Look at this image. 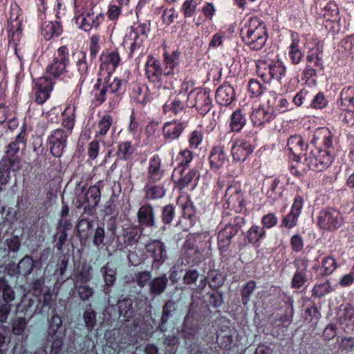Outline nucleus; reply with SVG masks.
<instances>
[{"mask_svg":"<svg viewBox=\"0 0 354 354\" xmlns=\"http://www.w3.org/2000/svg\"><path fill=\"white\" fill-rule=\"evenodd\" d=\"M243 42L254 50L261 49L268 39L266 26L258 18H252L241 29Z\"/></svg>","mask_w":354,"mask_h":354,"instance_id":"obj_1","label":"nucleus"},{"mask_svg":"<svg viewBox=\"0 0 354 354\" xmlns=\"http://www.w3.org/2000/svg\"><path fill=\"white\" fill-rule=\"evenodd\" d=\"M333 156L328 150L319 149L313 146L306 145L303 161L305 165L304 171L312 169L322 171L326 169L333 162Z\"/></svg>","mask_w":354,"mask_h":354,"instance_id":"obj_2","label":"nucleus"},{"mask_svg":"<svg viewBox=\"0 0 354 354\" xmlns=\"http://www.w3.org/2000/svg\"><path fill=\"white\" fill-rule=\"evenodd\" d=\"M69 53L66 46L59 47L54 54L53 62L48 64L46 70V76L49 82L51 78L58 79L62 77L68 73L67 66L69 64Z\"/></svg>","mask_w":354,"mask_h":354,"instance_id":"obj_3","label":"nucleus"},{"mask_svg":"<svg viewBox=\"0 0 354 354\" xmlns=\"http://www.w3.org/2000/svg\"><path fill=\"white\" fill-rule=\"evenodd\" d=\"M187 84L182 85L180 95L186 97V106L196 107L201 115H205L211 109V100L209 93L204 90L193 89L187 94Z\"/></svg>","mask_w":354,"mask_h":354,"instance_id":"obj_4","label":"nucleus"},{"mask_svg":"<svg viewBox=\"0 0 354 354\" xmlns=\"http://www.w3.org/2000/svg\"><path fill=\"white\" fill-rule=\"evenodd\" d=\"M26 145V132L21 131L6 147V154L0 161L6 168H12L13 171H17L21 168L20 158L17 156L19 149Z\"/></svg>","mask_w":354,"mask_h":354,"instance_id":"obj_5","label":"nucleus"},{"mask_svg":"<svg viewBox=\"0 0 354 354\" xmlns=\"http://www.w3.org/2000/svg\"><path fill=\"white\" fill-rule=\"evenodd\" d=\"M84 188H76V192H80L77 197V207L83 208L84 212L93 210L100 201L101 193L98 186L90 187L84 194Z\"/></svg>","mask_w":354,"mask_h":354,"instance_id":"obj_6","label":"nucleus"},{"mask_svg":"<svg viewBox=\"0 0 354 354\" xmlns=\"http://www.w3.org/2000/svg\"><path fill=\"white\" fill-rule=\"evenodd\" d=\"M145 248L153 259L151 268L158 270L168 258L165 244L160 240H151L146 245Z\"/></svg>","mask_w":354,"mask_h":354,"instance_id":"obj_7","label":"nucleus"},{"mask_svg":"<svg viewBox=\"0 0 354 354\" xmlns=\"http://www.w3.org/2000/svg\"><path fill=\"white\" fill-rule=\"evenodd\" d=\"M68 131H64V129H57L52 131L48 139L50 153L55 157L62 156L66 146Z\"/></svg>","mask_w":354,"mask_h":354,"instance_id":"obj_8","label":"nucleus"},{"mask_svg":"<svg viewBox=\"0 0 354 354\" xmlns=\"http://www.w3.org/2000/svg\"><path fill=\"white\" fill-rule=\"evenodd\" d=\"M342 223L340 213L335 209H326L320 212L318 216L319 226L326 230L339 228Z\"/></svg>","mask_w":354,"mask_h":354,"instance_id":"obj_9","label":"nucleus"},{"mask_svg":"<svg viewBox=\"0 0 354 354\" xmlns=\"http://www.w3.org/2000/svg\"><path fill=\"white\" fill-rule=\"evenodd\" d=\"M293 263L296 271L292 277L291 285L292 288L299 289L308 281L309 260L306 257H299L295 259Z\"/></svg>","mask_w":354,"mask_h":354,"instance_id":"obj_10","label":"nucleus"},{"mask_svg":"<svg viewBox=\"0 0 354 354\" xmlns=\"http://www.w3.org/2000/svg\"><path fill=\"white\" fill-rule=\"evenodd\" d=\"M198 327L194 324V315L189 310L185 315L180 330L181 337L188 347H192L196 340Z\"/></svg>","mask_w":354,"mask_h":354,"instance_id":"obj_11","label":"nucleus"},{"mask_svg":"<svg viewBox=\"0 0 354 354\" xmlns=\"http://www.w3.org/2000/svg\"><path fill=\"white\" fill-rule=\"evenodd\" d=\"M53 82H49L47 77H40L35 84L34 88L35 101L42 104L48 99L50 93L53 89Z\"/></svg>","mask_w":354,"mask_h":354,"instance_id":"obj_12","label":"nucleus"},{"mask_svg":"<svg viewBox=\"0 0 354 354\" xmlns=\"http://www.w3.org/2000/svg\"><path fill=\"white\" fill-rule=\"evenodd\" d=\"M239 230L237 225H226L218 234V245L221 252H226L231 243L232 238L236 235Z\"/></svg>","mask_w":354,"mask_h":354,"instance_id":"obj_13","label":"nucleus"},{"mask_svg":"<svg viewBox=\"0 0 354 354\" xmlns=\"http://www.w3.org/2000/svg\"><path fill=\"white\" fill-rule=\"evenodd\" d=\"M137 216L139 225L142 227H151L156 225L153 208L149 204L141 206L138 212Z\"/></svg>","mask_w":354,"mask_h":354,"instance_id":"obj_14","label":"nucleus"},{"mask_svg":"<svg viewBox=\"0 0 354 354\" xmlns=\"http://www.w3.org/2000/svg\"><path fill=\"white\" fill-rule=\"evenodd\" d=\"M288 149L293 156V159L297 162H301L306 147L300 136H292L288 140Z\"/></svg>","mask_w":354,"mask_h":354,"instance_id":"obj_15","label":"nucleus"},{"mask_svg":"<svg viewBox=\"0 0 354 354\" xmlns=\"http://www.w3.org/2000/svg\"><path fill=\"white\" fill-rule=\"evenodd\" d=\"M215 97L219 104L229 105L235 99L234 90L231 85L224 84L217 88Z\"/></svg>","mask_w":354,"mask_h":354,"instance_id":"obj_16","label":"nucleus"},{"mask_svg":"<svg viewBox=\"0 0 354 354\" xmlns=\"http://www.w3.org/2000/svg\"><path fill=\"white\" fill-rule=\"evenodd\" d=\"M168 283L169 279L165 274L152 278L149 283V295L153 297L161 295L167 290Z\"/></svg>","mask_w":354,"mask_h":354,"instance_id":"obj_17","label":"nucleus"},{"mask_svg":"<svg viewBox=\"0 0 354 354\" xmlns=\"http://www.w3.org/2000/svg\"><path fill=\"white\" fill-rule=\"evenodd\" d=\"M161 160L158 155L153 156L149 160L147 176L150 183L160 181L163 176V171L160 169Z\"/></svg>","mask_w":354,"mask_h":354,"instance_id":"obj_18","label":"nucleus"},{"mask_svg":"<svg viewBox=\"0 0 354 354\" xmlns=\"http://www.w3.org/2000/svg\"><path fill=\"white\" fill-rule=\"evenodd\" d=\"M149 31V24L147 23L140 24L137 28V31H136L133 27H131V30L129 35L124 38L123 44L127 43L128 39L133 40L131 44V53H132L137 48H139L142 44V41L139 40L138 32L146 35Z\"/></svg>","mask_w":354,"mask_h":354,"instance_id":"obj_19","label":"nucleus"},{"mask_svg":"<svg viewBox=\"0 0 354 354\" xmlns=\"http://www.w3.org/2000/svg\"><path fill=\"white\" fill-rule=\"evenodd\" d=\"M209 158L212 167L214 169L223 167L227 162L224 146L218 145L212 148Z\"/></svg>","mask_w":354,"mask_h":354,"instance_id":"obj_20","label":"nucleus"},{"mask_svg":"<svg viewBox=\"0 0 354 354\" xmlns=\"http://www.w3.org/2000/svg\"><path fill=\"white\" fill-rule=\"evenodd\" d=\"M177 302L173 299L167 300L162 306L159 329L162 332L167 330L166 324L170 317L177 312Z\"/></svg>","mask_w":354,"mask_h":354,"instance_id":"obj_21","label":"nucleus"},{"mask_svg":"<svg viewBox=\"0 0 354 354\" xmlns=\"http://www.w3.org/2000/svg\"><path fill=\"white\" fill-rule=\"evenodd\" d=\"M145 72L150 81H160L162 75L160 62L153 57L149 58L145 65Z\"/></svg>","mask_w":354,"mask_h":354,"instance_id":"obj_22","label":"nucleus"},{"mask_svg":"<svg viewBox=\"0 0 354 354\" xmlns=\"http://www.w3.org/2000/svg\"><path fill=\"white\" fill-rule=\"evenodd\" d=\"M41 32L45 39L49 40L53 36H59L62 32V28L58 21H45L41 24Z\"/></svg>","mask_w":354,"mask_h":354,"instance_id":"obj_23","label":"nucleus"},{"mask_svg":"<svg viewBox=\"0 0 354 354\" xmlns=\"http://www.w3.org/2000/svg\"><path fill=\"white\" fill-rule=\"evenodd\" d=\"M100 272L105 283V290H108L116 281L117 268L112 262H107L100 269Z\"/></svg>","mask_w":354,"mask_h":354,"instance_id":"obj_24","label":"nucleus"},{"mask_svg":"<svg viewBox=\"0 0 354 354\" xmlns=\"http://www.w3.org/2000/svg\"><path fill=\"white\" fill-rule=\"evenodd\" d=\"M231 151L234 160L243 161L252 152V148L248 142L234 143Z\"/></svg>","mask_w":354,"mask_h":354,"instance_id":"obj_25","label":"nucleus"},{"mask_svg":"<svg viewBox=\"0 0 354 354\" xmlns=\"http://www.w3.org/2000/svg\"><path fill=\"white\" fill-rule=\"evenodd\" d=\"M185 127L184 122H167L163 127V133L167 139L174 140L178 138Z\"/></svg>","mask_w":354,"mask_h":354,"instance_id":"obj_26","label":"nucleus"},{"mask_svg":"<svg viewBox=\"0 0 354 354\" xmlns=\"http://www.w3.org/2000/svg\"><path fill=\"white\" fill-rule=\"evenodd\" d=\"M133 300L131 298L125 297L118 301V308L120 316L123 317L127 321L136 316V310L133 308Z\"/></svg>","mask_w":354,"mask_h":354,"instance_id":"obj_27","label":"nucleus"},{"mask_svg":"<svg viewBox=\"0 0 354 354\" xmlns=\"http://www.w3.org/2000/svg\"><path fill=\"white\" fill-rule=\"evenodd\" d=\"M121 85L122 81L120 79L113 77L110 75H108L103 82H101V86L106 88L107 90L106 93L110 98H114L115 96H118L116 93L119 91Z\"/></svg>","mask_w":354,"mask_h":354,"instance_id":"obj_28","label":"nucleus"},{"mask_svg":"<svg viewBox=\"0 0 354 354\" xmlns=\"http://www.w3.org/2000/svg\"><path fill=\"white\" fill-rule=\"evenodd\" d=\"M177 172L180 174V178L178 181L177 186L180 189L188 186L194 180L196 181L199 178V174L195 169H179Z\"/></svg>","mask_w":354,"mask_h":354,"instance_id":"obj_29","label":"nucleus"},{"mask_svg":"<svg viewBox=\"0 0 354 354\" xmlns=\"http://www.w3.org/2000/svg\"><path fill=\"white\" fill-rule=\"evenodd\" d=\"M92 226V221L88 219L82 218L79 221L77 225V236L82 244L84 243L91 236Z\"/></svg>","mask_w":354,"mask_h":354,"instance_id":"obj_30","label":"nucleus"},{"mask_svg":"<svg viewBox=\"0 0 354 354\" xmlns=\"http://www.w3.org/2000/svg\"><path fill=\"white\" fill-rule=\"evenodd\" d=\"M36 261H34L30 255H25L17 263V271L19 274L26 277L29 276L35 268Z\"/></svg>","mask_w":354,"mask_h":354,"instance_id":"obj_31","label":"nucleus"},{"mask_svg":"<svg viewBox=\"0 0 354 354\" xmlns=\"http://www.w3.org/2000/svg\"><path fill=\"white\" fill-rule=\"evenodd\" d=\"M145 196L149 200H154L162 198L165 194L163 184L156 185L149 181L145 186Z\"/></svg>","mask_w":354,"mask_h":354,"instance_id":"obj_32","label":"nucleus"},{"mask_svg":"<svg viewBox=\"0 0 354 354\" xmlns=\"http://www.w3.org/2000/svg\"><path fill=\"white\" fill-rule=\"evenodd\" d=\"M322 48L318 45L312 48L307 55V64L313 65L315 69L322 70Z\"/></svg>","mask_w":354,"mask_h":354,"instance_id":"obj_33","label":"nucleus"},{"mask_svg":"<svg viewBox=\"0 0 354 354\" xmlns=\"http://www.w3.org/2000/svg\"><path fill=\"white\" fill-rule=\"evenodd\" d=\"M21 21H8V35L10 41H12L15 45L21 37Z\"/></svg>","mask_w":354,"mask_h":354,"instance_id":"obj_34","label":"nucleus"},{"mask_svg":"<svg viewBox=\"0 0 354 354\" xmlns=\"http://www.w3.org/2000/svg\"><path fill=\"white\" fill-rule=\"evenodd\" d=\"M266 236V231L263 227L252 225L247 232L246 239L248 243L259 246V242Z\"/></svg>","mask_w":354,"mask_h":354,"instance_id":"obj_35","label":"nucleus"},{"mask_svg":"<svg viewBox=\"0 0 354 354\" xmlns=\"http://www.w3.org/2000/svg\"><path fill=\"white\" fill-rule=\"evenodd\" d=\"M181 92H184V90H181L180 93L178 94V98L175 99L171 104H165L163 106L164 111L165 113L169 111H171L175 115H177L179 113H181L186 105V101L183 100L186 99V97L183 95H180Z\"/></svg>","mask_w":354,"mask_h":354,"instance_id":"obj_36","label":"nucleus"},{"mask_svg":"<svg viewBox=\"0 0 354 354\" xmlns=\"http://www.w3.org/2000/svg\"><path fill=\"white\" fill-rule=\"evenodd\" d=\"M246 119L241 110L235 111L230 118V128L232 131H240L245 124Z\"/></svg>","mask_w":354,"mask_h":354,"instance_id":"obj_37","label":"nucleus"},{"mask_svg":"<svg viewBox=\"0 0 354 354\" xmlns=\"http://www.w3.org/2000/svg\"><path fill=\"white\" fill-rule=\"evenodd\" d=\"M272 115L263 108H258L254 110L251 114V120L256 126H260L268 122Z\"/></svg>","mask_w":354,"mask_h":354,"instance_id":"obj_38","label":"nucleus"},{"mask_svg":"<svg viewBox=\"0 0 354 354\" xmlns=\"http://www.w3.org/2000/svg\"><path fill=\"white\" fill-rule=\"evenodd\" d=\"M340 325H345L346 326H354V308L345 307L340 311L338 319Z\"/></svg>","mask_w":354,"mask_h":354,"instance_id":"obj_39","label":"nucleus"},{"mask_svg":"<svg viewBox=\"0 0 354 354\" xmlns=\"http://www.w3.org/2000/svg\"><path fill=\"white\" fill-rule=\"evenodd\" d=\"M203 240L205 242V245L207 247L210 245V239L209 234L207 233H198L191 234L188 236V239L185 244V247L188 250L195 249V243L194 241H198Z\"/></svg>","mask_w":354,"mask_h":354,"instance_id":"obj_40","label":"nucleus"},{"mask_svg":"<svg viewBox=\"0 0 354 354\" xmlns=\"http://www.w3.org/2000/svg\"><path fill=\"white\" fill-rule=\"evenodd\" d=\"M321 15L328 21H336L338 19L339 10L333 1L328 2L322 9Z\"/></svg>","mask_w":354,"mask_h":354,"instance_id":"obj_41","label":"nucleus"},{"mask_svg":"<svg viewBox=\"0 0 354 354\" xmlns=\"http://www.w3.org/2000/svg\"><path fill=\"white\" fill-rule=\"evenodd\" d=\"M340 102L343 109H346V107L348 106L354 108V87H348L342 91Z\"/></svg>","mask_w":354,"mask_h":354,"instance_id":"obj_42","label":"nucleus"},{"mask_svg":"<svg viewBox=\"0 0 354 354\" xmlns=\"http://www.w3.org/2000/svg\"><path fill=\"white\" fill-rule=\"evenodd\" d=\"M122 236L125 245H133L138 242L140 234L136 228H127Z\"/></svg>","mask_w":354,"mask_h":354,"instance_id":"obj_43","label":"nucleus"},{"mask_svg":"<svg viewBox=\"0 0 354 354\" xmlns=\"http://www.w3.org/2000/svg\"><path fill=\"white\" fill-rule=\"evenodd\" d=\"M101 78L97 80V82L93 86V91L95 99L99 104H102L108 97H110L106 93L107 90L106 88L101 86Z\"/></svg>","mask_w":354,"mask_h":354,"instance_id":"obj_44","label":"nucleus"},{"mask_svg":"<svg viewBox=\"0 0 354 354\" xmlns=\"http://www.w3.org/2000/svg\"><path fill=\"white\" fill-rule=\"evenodd\" d=\"M83 319L88 330L89 332L92 331L96 324V313L92 309L91 304L88 305V308L84 312Z\"/></svg>","mask_w":354,"mask_h":354,"instance_id":"obj_45","label":"nucleus"},{"mask_svg":"<svg viewBox=\"0 0 354 354\" xmlns=\"http://www.w3.org/2000/svg\"><path fill=\"white\" fill-rule=\"evenodd\" d=\"M75 22L80 28L85 31H88L92 28L91 24L93 22V12H88L86 15H81L75 17Z\"/></svg>","mask_w":354,"mask_h":354,"instance_id":"obj_46","label":"nucleus"},{"mask_svg":"<svg viewBox=\"0 0 354 354\" xmlns=\"http://www.w3.org/2000/svg\"><path fill=\"white\" fill-rule=\"evenodd\" d=\"M208 278L209 279L208 285L212 289H217L223 286L225 281L224 276L216 270L209 272Z\"/></svg>","mask_w":354,"mask_h":354,"instance_id":"obj_47","label":"nucleus"},{"mask_svg":"<svg viewBox=\"0 0 354 354\" xmlns=\"http://www.w3.org/2000/svg\"><path fill=\"white\" fill-rule=\"evenodd\" d=\"M270 64L264 61H259L257 64V73L264 82L271 81Z\"/></svg>","mask_w":354,"mask_h":354,"instance_id":"obj_48","label":"nucleus"},{"mask_svg":"<svg viewBox=\"0 0 354 354\" xmlns=\"http://www.w3.org/2000/svg\"><path fill=\"white\" fill-rule=\"evenodd\" d=\"M256 288V282L253 280L249 281L241 290V300L243 305H247L250 301V297Z\"/></svg>","mask_w":354,"mask_h":354,"instance_id":"obj_49","label":"nucleus"},{"mask_svg":"<svg viewBox=\"0 0 354 354\" xmlns=\"http://www.w3.org/2000/svg\"><path fill=\"white\" fill-rule=\"evenodd\" d=\"M152 279L151 273L150 271L144 270L138 272L135 274L133 280L140 288H144L147 284L149 285L150 281Z\"/></svg>","mask_w":354,"mask_h":354,"instance_id":"obj_50","label":"nucleus"},{"mask_svg":"<svg viewBox=\"0 0 354 354\" xmlns=\"http://www.w3.org/2000/svg\"><path fill=\"white\" fill-rule=\"evenodd\" d=\"M92 267L88 265H83L77 272V278L78 281L83 284L89 282L92 279Z\"/></svg>","mask_w":354,"mask_h":354,"instance_id":"obj_51","label":"nucleus"},{"mask_svg":"<svg viewBox=\"0 0 354 354\" xmlns=\"http://www.w3.org/2000/svg\"><path fill=\"white\" fill-rule=\"evenodd\" d=\"M75 288L77 289V294L80 299L83 301L89 300L93 296L95 292L93 288L86 285V283L75 286Z\"/></svg>","mask_w":354,"mask_h":354,"instance_id":"obj_52","label":"nucleus"},{"mask_svg":"<svg viewBox=\"0 0 354 354\" xmlns=\"http://www.w3.org/2000/svg\"><path fill=\"white\" fill-rule=\"evenodd\" d=\"M271 80L277 79L280 82L286 73V68L281 62L270 64Z\"/></svg>","mask_w":354,"mask_h":354,"instance_id":"obj_53","label":"nucleus"},{"mask_svg":"<svg viewBox=\"0 0 354 354\" xmlns=\"http://www.w3.org/2000/svg\"><path fill=\"white\" fill-rule=\"evenodd\" d=\"M322 268L324 270L323 274L329 275L332 274L337 268V262L333 257H325L322 261Z\"/></svg>","mask_w":354,"mask_h":354,"instance_id":"obj_54","label":"nucleus"},{"mask_svg":"<svg viewBox=\"0 0 354 354\" xmlns=\"http://www.w3.org/2000/svg\"><path fill=\"white\" fill-rule=\"evenodd\" d=\"M197 2L195 0H186L182 5L181 11L185 18L194 15L197 8Z\"/></svg>","mask_w":354,"mask_h":354,"instance_id":"obj_55","label":"nucleus"},{"mask_svg":"<svg viewBox=\"0 0 354 354\" xmlns=\"http://www.w3.org/2000/svg\"><path fill=\"white\" fill-rule=\"evenodd\" d=\"M180 156L181 157L180 162L179 163L178 167L176 168L174 171H178L179 169H187L189 167V164L193 159L192 152L189 150H183L180 151Z\"/></svg>","mask_w":354,"mask_h":354,"instance_id":"obj_56","label":"nucleus"},{"mask_svg":"<svg viewBox=\"0 0 354 354\" xmlns=\"http://www.w3.org/2000/svg\"><path fill=\"white\" fill-rule=\"evenodd\" d=\"M27 326V321L24 317H17L12 324V333L16 335H22Z\"/></svg>","mask_w":354,"mask_h":354,"instance_id":"obj_57","label":"nucleus"},{"mask_svg":"<svg viewBox=\"0 0 354 354\" xmlns=\"http://www.w3.org/2000/svg\"><path fill=\"white\" fill-rule=\"evenodd\" d=\"M113 122L112 117L109 115H104L102 119L99 122L98 128L99 131L97 134L99 136H104L106 134L107 131L110 129Z\"/></svg>","mask_w":354,"mask_h":354,"instance_id":"obj_58","label":"nucleus"},{"mask_svg":"<svg viewBox=\"0 0 354 354\" xmlns=\"http://www.w3.org/2000/svg\"><path fill=\"white\" fill-rule=\"evenodd\" d=\"M49 323V334L57 335V333H62L59 329L62 326V319L59 315L57 314L53 315Z\"/></svg>","mask_w":354,"mask_h":354,"instance_id":"obj_59","label":"nucleus"},{"mask_svg":"<svg viewBox=\"0 0 354 354\" xmlns=\"http://www.w3.org/2000/svg\"><path fill=\"white\" fill-rule=\"evenodd\" d=\"M332 291V288L328 281L316 285L313 289V295L317 297H322Z\"/></svg>","mask_w":354,"mask_h":354,"instance_id":"obj_60","label":"nucleus"},{"mask_svg":"<svg viewBox=\"0 0 354 354\" xmlns=\"http://www.w3.org/2000/svg\"><path fill=\"white\" fill-rule=\"evenodd\" d=\"M44 286V280L42 277L34 279L30 284L34 296H41Z\"/></svg>","mask_w":354,"mask_h":354,"instance_id":"obj_61","label":"nucleus"},{"mask_svg":"<svg viewBox=\"0 0 354 354\" xmlns=\"http://www.w3.org/2000/svg\"><path fill=\"white\" fill-rule=\"evenodd\" d=\"M289 55L292 62L294 64H298L300 62L302 54L298 48V41H295V39L292 41V43L290 46Z\"/></svg>","mask_w":354,"mask_h":354,"instance_id":"obj_62","label":"nucleus"},{"mask_svg":"<svg viewBox=\"0 0 354 354\" xmlns=\"http://www.w3.org/2000/svg\"><path fill=\"white\" fill-rule=\"evenodd\" d=\"M105 238V231L104 228L102 226L98 225L97 228L95 230L93 243V245L96 247H100L101 245L104 244V241Z\"/></svg>","mask_w":354,"mask_h":354,"instance_id":"obj_63","label":"nucleus"},{"mask_svg":"<svg viewBox=\"0 0 354 354\" xmlns=\"http://www.w3.org/2000/svg\"><path fill=\"white\" fill-rule=\"evenodd\" d=\"M50 335L51 337L53 339V342L51 346V353L52 354H57L63 346V334L57 333V335Z\"/></svg>","mask_w":354,"mask_h":354,"instance_id":"obj_64","label":"nucleus"}]
</instances>
